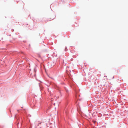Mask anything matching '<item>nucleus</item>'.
<instances>
[{"mask_svg": "<svg viewBox=\"0 0 128 128\" xmlns=\"http://www.w3.org/2000/svg\"><path fill=\"white\" fill-rule=\"evenodd\" d=\"M55 18V16L54 15H51L48 18V20L51 21L54 19Z\"/></svg>", "mask_w": 128, "mask_h": 128, "instance_id": "obj_1", "label": "nucleus"}, {"mask_svg": "<svg viewBox=\"0 0 128 128\" xmlns=\"http://www.w3.org/2000/svg\"><path fill=\"white\" fill-rule=\"evenodd\" d=\"M92 114L90 112L87 113L86 114V116L89 118H91V116Z\"/></svg>", "mask_w": 128, "mask_h": 128, "instance_id": "obj_2", "label": "nucleus"}, {"mask_svg": "<svg viewBox=\"0 0 128 128\" xmlns=\"http://www.w3.org/2000/svg\"><path fill=\"white\" fill-rule=\"evenodd\" d=\"M63 64H64V62H63Z\"/></svg>", "mask_w": 128, "mask_h": 128, "instance_id": "obj_3", "label": "nucleus"}]
</instances>
